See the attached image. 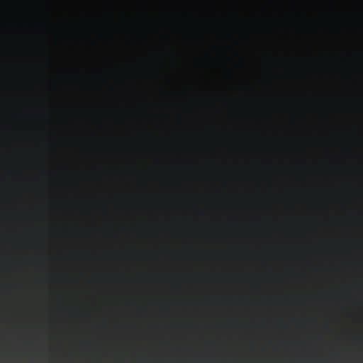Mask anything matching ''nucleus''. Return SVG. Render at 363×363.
Wrapping results in <instances>:
<instances>
[{
	"instance_id": "2",
	"label": "nucleus",
	"mask_w": 363,
	"mask_h": 363,
	"mask_svg": "<svg viewBox=\"0 0 363 363\" xmlns=\"http://www.w3.org/2000/svg\"><path fill=\"white\" fill-rule=\"evenodd\" d=\"M345 19L342 16L340 15L333 14L330 17L331 24L333 26L334 30L336 33H339L341 26L345 21Z\"/></svg>"
},
{
	"instance_id": "1",
	"label": "nucleus",
	"mask_w": 363,
	"mask_h": 363,
	"mask_svg": "<svg viewBox=\"0 0 363 363\" xmlns=\"http://www.w3.org/2000/svg\"><path fill=\"white\" fill-rule=\"evenodd\" d=\"M175 3H311L313 6V144H318V1H175Z\"/></svg>"
}]
</instances>
